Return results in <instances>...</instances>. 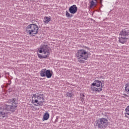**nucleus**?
Returning a JSON list of instances; mask_svg holds the SVG:
<instances>
[{
  "label": "nucleus",
  "mask_w": 129,
  "mask_h": 129,
  "mask_svg": "<svg viewBox=\"0 0 129 129\" xmlns=\"http://www.w3.org/2000/svg\"><path fill=\"white\" fill-rule=\"evenodd\" d=\"M84 94H80V99L82 102L84 101Z\"/></svg>",
  "instance_id": "a211bd4d"
},
{
  "label": "nucleus",
  "mask_w": 129,
  "mask_h": 129,
  "mask_svg": "<svg viewBox=\"0 0 129 129\" xmlns=\"http://www.w3.org/2000/svg\"><path fill=\"white\" fill-rule=\"evenodd\" d=\"M66 16L67 18H72V17H73V15L70 14V13H69V12L68 11L66 12Z\"/></svg>",
  "instance_id": "dca6fc26"
},
{
  "label": "nucleus",
  "mask_w": 129,
  "mask_h": 129,
  "mask_svg": "<svg viewBox=\"0 0 129 129\" xmlns=\"http://www.w3.org/2000/svg\"><path fill=\"white\" fill-rule=\"evenodd\" d=\"M125 90L126 92H128V93H129V83L125 85Z\"/></svg>",
  "instance_id": "2eb2a0df"
},
{
  "label": "nucleus",
  "mask_w": 129,
  "mask_h": 129,
  "mask_svg": "<svg viewBox=\"0 0 129 129\" xmlns=\"http://www.w3.org/2000/svg\"><path fill=\"white\" fill-rule=\"evenodd\" d=\"M45 77H47V78H51L52 77V74L50 70H46Z\"/></svg>",
  "instance_id": "f8f14e48"
},
{
  "label": "nucleus",
  "mask_w": 129,
  "mask_h": 129,
  "mask_svg": "<svg viewBox=\"0 0 129 129\" xmlns=\"http://www.w3.org/2000/svg\"><path fill=\"white\" fill-rule=\"evenodd\" d=\"M51 21V17H44L43 23L44 24H49V22Z\"/></svg>",
  "instance_id": "9b49d317"
},
{
  "label": "nucleus",
  "mask_w": 129,
  "mask_h": 129,
  "mask_svg": "<svg viewBox=\"0 0 129 129\" xmlns=\"http://www.w3.org/2000/svg\"><path fill=\"white\" fill-rule=\"evenodd\" d=\"M0 78H1V76H0Z\"/></svg>",
  "instance_id": "412c9836"
},
{
  "label": "nucleus",
  "mask_w": 129,
  "mask_h": 129,
  "mask_svg": "<svg viewBox=\"0 0 129 129\" xmlns=\"http://www.w3.org/2000/svg\"><path fill=\"white\" fill-rule=\"evenodd\" d=\"M49 113L46 112L43 115V119L44 120H48L49 119Z\"/></svg>",
  "instance_id": "4468645a"
},
{
  "label": "nucleus",
  "mask_w": 129,
  "mask_h": 129,
  "mask_svg": "<svg viewBox=\"0 0 129 129\" xmlns=\"http://www.w3.org/2000/svg\"><path fill=\"white\" fill-rule=\"evenodd\" d=\"M69 10L70 13L73 15H74L77 13V7L75 5L71 6Z\"/></svg>",
  "instance_id": "1a4fd4ad"
},
{
  "label": "nucleus",
  "mask_w": 129,
  "mask_h": 129,
  "mask_svg": "<svg viewBox=\"0 0 129 129\" xmlns=\"http://www.w3.org/2000/svg\"><path fill=\"white\" fill-rule=\"evenodd\" d=\"M39 27L38 25L35 24H31L27 26L26 28V32L28 35H30L31 37H34L35 35L38 34Z\"/></svg>",
  "instance_id": "39448f33"
},
{
  "label": "nucleus",
  "mask_w": 129,
  "mask_h": 129,
  "mask_svg": "<svg viewBox=\"0 0 129 129\" xmlns=\"http://www.w3.org/2000/svg\"><path fill=\"white\" fill-rule=\"evenodd\" d=\"M38 51L39 53H42V54H44L45 55H42L40 53H37V56L39 59H48V57H49V55L51 54L50 50H49V48H48L47 45H41Z\"/></svg>",
  "instance_id": "20e7f679"
},
{
  "label": "nucleus",
  "mask_w": 129,
  "mask_h": 129,
  "mask_svg": "<svg viewBox=\"0 0 129 129\" xmlns=\"http://www.w3.org/2000/svg\"><path fill=\"white\" fill-rule=\"evenodd\" d=\"M47 72V69H42L41 71H40V76L41 77H46V73Z\"/></svg>",
  "instance_id": "9d476101"
},
{
  "label": "nucleus",
  "mask_w": 129,
  "mask_h": 129,
  "mask_svg": "<svg viewBox=\"0 0 129 129\" xmlns=\"http://www.w3.org/2000/svg\"><path fill=\"white\" fill-rule=\"evenodd\" d=\"M67 96L68 97H70L71 98H72L73 97V94L71 92H67L66 94Z\"/></svg>",
  "instance_id": "f3484780"
},
{
  "label": "nucleus",
  "mask_w": 129,
  "mask_h": 129,
  "mask_svg": "<svg viewBox=\"0 0 129 129\" xmlns=\"http://www.w3.org/2000/svg\"><path fill=\"white\" fill-rule=\"evenodd\" d=\"M91 53L84 49L78 50L76 53V58L78 59V62L81 64L85 62V61L89 58Z\"/></svg>",
  "instance_id": "f03ea898"
},
{
  "label": "nucleus",
  "mask_w": 129,
  "mask_h": 129,
  "mask_svg": "<svg viewBox=\"0 0 129 129\" xmlns=\"http://www.w3.org/2000/svg\"><path fill=\"white\" fill-rule=\"evenodd\" d=\"M85 48H86V49H87L88 50H90V48H89V47H86Z\"/></svg>",
  "instance_id": "aec40b11"
},
{
  "label": "nucleus",
  "mask_w": 129,
  "mask_h": 129,
  "mask_svg": "<svg viewBox=\"0 0 129 129\" xmlns=\"http://www.w3.org/2000/svg\"><path fill=\"white\" fill-rule=\"evenodd\" d=\"M8 103L11 105H6L4 107H0V117H5L8 114L7 110L14 112L18 107V100L16 98L9 99Z\"/></svg>",
  "instance_id": "f257e3e1"
},
{
  "label": "nucleus",
  "mask_w": 129,
  "mask_h": 129,
  "mask_svg": "<svg viewBox=\"0 0 129 129\" xmlns=\"http://www.w3.org/2000/svg\"><path fill=\"white\" fill-rule=\"evenodd\" d=\"M97 4V1L96 0H92L91 2L90 8H93L94 6H95Z\"/></svg>",
  "instance_id": "ddd939ff"
},
{
  "label": "nucleus",
  "mask_w": 129,
  "mask_h": 129,
  "mask_svg": "<svg viewBox=\"0 0 129 129\" xmlns=\"http://www.w3.org/2000/svg\"><path fill=\"white\" fill-rule=\"evenodd\" d=\"M91 91H92L94 93H97L98 92L102 91V83L101 81L95 80L92 83Z\"/></svg>",
  "instance_id": "0eeeda50"
},
{
  "label": "nucleus",
  "mask_w": 129,
  "mask_h": 129,
  "mask_svg": "<svg viewBox=\"0 0 129 129\" xmlns=\"http://www.w3.org/2000/svg\"><path fill=\"white\" fill-rule=\"evenodd\" d=\"M123 95L125 96V97H128V96H127V95H126L125 94H124Z\"/></svg>",
  "instance_id": "6ab92c4d"
},
{
  "label": "nucleus",
  "mask_w": 129,
  "mask_h": 129,
  "mask_svg": "<svg viewBox=\"0 0 129 129\" xmlns=\"http://www.w3.org/2000/svg\"><path fill=\"white\" fill-rule=\"evenodd\" d=\"M108 125V120L105 118H100L96 120L94 124L95 127L105 129Z\"/></svg>",
  "instance_id": "423d86ee"
},
{
  "label": "nucleus",
  "mask_w": 129,
  "mask_h": 129,
  "mask_svg": "<svg viewBox=\"0 0 129 129\" xmlns=\"http://www.w3.org/2000/svg\"><path fill=\"white\" fill-rule=\"evenodd\" d=\"M119 42L121 44H124L128 40L129 31L128 30L123 29L119 33Z\"/></svg>",
  "instance_id": "6e6552de"
},
{
  "label": "nucleus",
  "mask_w": 129,
  "mask_h": 129,
  "mask_svg": "<svg viewBox=\"0 0 129 129\" xmlns=\"http://www.w3.org/2000/svg\"><path fill=\"white\" fill-rule=\"evenodd\" d=\"M44 99H45V96L43 94L37 93L33 95L32 102L36 106H42Z\"/></svg>",
  "instance_id": "7ed1b4c3"
}]
</instances>
